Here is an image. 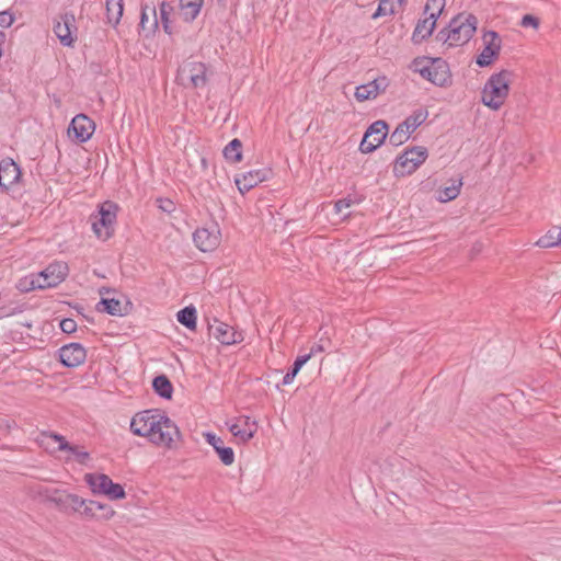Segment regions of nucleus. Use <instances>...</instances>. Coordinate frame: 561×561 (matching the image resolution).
I'll list each match as a JSON object with an SVG mask.
<instances>
[{
    "instance_id": "f257e3e1",
    "label": "nucleus",
    "mask_w": 561,
    "mask_h": 561,
    "mask_svg": "<svg viewBox=\"0 0 561 561\" xmlns=\"http://www.w3.org/2000/svg\"><path fill=\"white\" fill-rule=\"evenodd\" d=\"M134 435L147 437L150 443L169 449L182 439L178 425L160 409H149L136 413L130 421Z\"/></svg>"
},
{
    "instance_id": "f03ea898",
    "label": "nucleus",
    "mask_w": 561,
    "mask_h": 561,
    "mask_svg": "<svg viewBox=\"0 0 561 561\" xmlns=\"http://www.w3.org/2000/svg\"><path fill=\"white\" fill-rule=\"evenodd\" d=\"M477 28V18L472 14H458L440 30L437 39L448 46H460L470 41Z\"/></svg>"
},
{
    "instance_id": "7ed1b4c3",
    "label": "nucleus",
    "mask_w": 561,
    "mask_h": 561,
    "mask_svg": "<svg viewBox=\"0 0 561 561\" xmlns=\"http://www.w3.org/2000/svg\"><path fill=\"white\" fill-rule=\"evenodd\" d=\"M506 72H493L481 91V102L493 111L502 107L510 93V79Z\"/></svg>"
},
{
    "instance_id": "20e7f679",
    "label": "nucleus",
    "mask_w": 561,
    "mask_h": 561,
    "mask_svg": "<svg viewBox=\"0 0 561 561\" xmlns=\"http://www.w3.org/2000/svg\"><path fill=\"white\" fill-rule=\"evenodd\" d=\"M117 210V204L106 201L99 206L96 215H91L92 230L99 239L106 241L114 234Z\"/></svg>"
},
{
    "instance_id": "39448f33",
    "label": "nucleus",
    "mask_w": 561,
    "mask_h": 561,
    "mask_svg": "<svg viewBox=\"0 0 561 561\" xmlns=\"http://www.w3.org/2000/svg\"><path fill=\"white\" fill-rule=\"evenodd\" d=\"M428 157V151L423 146H414L405 149L397 157L393 165V174L397 178L412 174Z\"/></svg>"
},
{
    "instance_id": "423d86ee",
    "label": "nucleus",
    "mask_w": 561,
    "mask_h": 561,
    "mask_svg": "<svg viewBox=\"0 0 561 561\" xmlns=\"http://www.w3.org/2000/svg\"><path fill=\"white\" fill-rule=\"evenodd\" d=\"M388 134V124L385 121L374 122L365 131L359 145L363 153H370L381 146Z\"/></svg>"
},
{
    "instance_id": "0eeeda50",
    "label": "nucleus",
    "mask_w": 561,
    "mask_h": 561,
    "mask_svg": "<svg viewBox=\"0 0 561 561\" xmlns=\"http://www.w3.org/2000/svg\"><path fill=\"white\" fill-rule=\"evenodd\" d=\"M68 273L69 267L67 263L55 261L37 273V282H41L43 289L56 287L65 280Z\"/></svg>"
},
{
    "instance_id": "6e6552de",
    "label": "nucleus",
    "mask_w": 561,
    "mask_h": 561,
    "mask_svg": "<svg viewBox=\"0 0 561 561\" xmlns=\"http://www.w3.org/2000/svg\"><path fill=\"white\" fill-rule=\"evenodd\" d=\"M95 129L94 122L84 114L76 115L68 128L69 137L79 144L87 142Z\"/></svg>"
},
{
    "instance_id": "1a4fd4ad",
    "label": "nucleus",
    "mask_w": 561,
    "mask_h": 561,
    "mask_svg": "<svg viewBox=\"0 0 561 561\" xmlns=\"http://www.w3.org/2000/svg\"><path fill=\"white\" fill-rule=\"evenodd\" d=\"M389 84L390 80L386 76H379L367 83L356 87L354 96L358 102L375 100L387 90Z\"/></svg>"
},
{
    "instance_id": "9d476101",
    "label": "nucleus",
    "mask_w": 561,
    "mask_h": 561,
    "mask_svg": "<svg viewBox=\"0 0 561 561\" xmlns=\"http://www.w3.org/2000/svg\"><path fill=\"white\" fill-rule=\"evenodd\" d=\"M59 360L67 368L82 365L87 358V351L80 343H70L58 350Z\"/></svg>"
},
{
    "instance_id": "9b49d317",
    "label": "nucleus",
    "mask_w": 561,
    "mask_h": 561,
    "mask_svg": "<svg viewBox=\"0 0 561 561\" xmlns=\"http://www.w3.org/2000/svg\"><path fill=\"white\" fill-rule=\"evenodd\" d=\"M483 42L485 46L477 57V64L479 67L490 66L501 49V37L494 31L485 32L483 35Z\"/></svg>"
},
{
    "instance_id": "f8f14e48",
    "label": "nucleus",
    "mask_w": 561,
    "mask_h": 561,
    "mask_svg": "<svg viewBox=\"0 0 561 561\" xmlns=\"http://www.w3.org/2000/svg\"><path fill=\"white\" fill-rule=\"evenodd\" d=\"M209 333L221 344L232 345L243 341V333L225 322L215 320V324L208 325Z\"/></svg>"
},
{
    "instance_id": "ddd939ff",
    "label": "nucleus",
    "mask_w": 561,
    "mask_h": 561,
    "mask_svg": "<svg viewBox=\"0 0 561 561\" xmlns=\"http://www.w3.org/2000/svg\"><path fill=\"white\" fill-rule=\"evenodd\" d=\"M73 31H77L75 15L70 12L60 14L54 25V32L64 46H70L73 43Z\"/></svg>"
},
{
    "instance_id": "4468645a",
    "label": "nucleus",
    "mask_w": 561,
    "mask_h": 561,
    "mask_svg": "<svg viewBox=\"0 0 561 561\" xmlns=\"http://www.w3.org/2000/svg\"><path fill=\"white\" fill-rule=\"evenodd\" d=\"M195 245L203 252L215 250L220 243V230L218 228H198L193 233Z\"/></svg>"
},
{
    "instance_id": "2eb2a0df",
    "label": "nucleus",
    "mask_w": 561,
    "mask_h": 561,
    "mask_svg": "<svg viewBox=\"0 0 561 561\" xmlns=\"http://www.w3.org/2000/svg\"><path fill=\"white\" fill-rule=\"evenodd\" d=\"M21 169L12 159L7 158L0 161V187L9 190L20 181Z\"/></svg>"
},
{
    "instance_id": "dca6fc26",
    "label": "nucleus",
    "mask_w": 561,
    "mask_h": 561,
    "mask_svg": "<svg viewBox=\"0 0 561 561\" xmlns=\"http://www.w3.org/2000/svg\"><path fill=\"white\" fill-rule=\"evenodd\" d=\"M270 170L260 169V170H251L249 172L243 173L240 178L237 176L234 179V183L241 194H245L251 191L257 184L262 183L268 178Z\"/></svg>"
},
{
    "instance_id": "f3484780",
    "label": "nucleus",
    "mask_w": 561,
    "mask_h": 561,
    "mask_svg": "<svg viewBox=\"0 0 561 561\" xmlns=\"http://www.w3.org/2000/svg\"><path fill=\"white\" fill-rule=\"evenodd\" d=\"M257 424L250 416H240L236 423L229 425L231 434L241 443L249 442L256 433Z\"/></svg>"
},
{
    "instance_id": "a211bd4d",
    "label": "nucleus",
    "mask_w": 561,
    "mask_h": 561,
    "mask_svg": "<svg viewBox=\"0 0 561 561\" xmlns=\"http://www.w3.org/2000/svg\"><path fill=\"white\" fill-rule=\"evenodd\" d=\"M204 437L206 442L215 449L216 454L225 466H230L234 462L233 449L231 447L225 446L221 437L210 432L205 433Z\"/></svg>"
},
{
    "instance_id": "6ab92c4d",
    "label": "nucleus",
    "mask_w": 561,
    "mask_h": 561,
    "mask_svg": "<svg viewBox=\"0 0 561 561\" xmlns=\"http://www.w3.org/2000/svg\"><path fill=\"white\" fill-rule=\"evenodd\" d=\"M444 68H448L444 59L431 58L427 56L414 58L409 66L410 70H443Z\"/></svg>"
},
{
    "instance_id": "aec40b11",
    "label": "nucleus",
    "mask_w": 561,
    "mask_h": 561,
    "mask_svg": "<svg viewBox=\"0 0 561 561\" xmlns=\"http://www.w3.org/2000/svg\"><path fill=\"white\" fill-rule=\"evenodd\" d=\"M46 500L53 504H55V506L62 513H66V514H69L70 513V508H69V503H70V495L71 493H68L66 491H61V490H57V489H54V490H45V493H44Z\"/></svg>"
},
{
    "instance_id": "412c9836",
    "label": "nucleus",
    "mask_w": 561,
    "mask_h": 561,
    "mask_svg": "<svg viewBox=\"0 0 561 561\" xmlns=\"http://www.w3.org/2000/svg\"><path fill=\"white\" fill-rule=\"evenodd\" d=\"M114 513L115 512L110 505L90 500L88 501L87 507L82 511V516L111 518Z\"/></svg>"
},
{
    "instance_id": "4be33fe9",
    "label": "nucleus",
    "mask_w": 561,
    "mask_h": 561,
    "mask_svg": "<svg viewBox=\"0 0 561 561\" xmlns=\"http://www.w3.org/2000/svg\"><path fill=\"white\" fill-rule=\"evenodd\" d=\"M428 117V111L425 108H417L412 112L403 122L400 123L401 127L410 135L415 131Z\"/></svg>"
},
{
    "instance_id": "5701e85b",
    "label": "nucleus",
    "mask_w": 561,
    "mask_h": 561,
    "mask_svg": "<svg viewBox=\"0 0 561 561\" xmlns=\"http://www.w3.org/2000/svg\"><path fill=\"white\" fill-rule=\"evenodd\" d=\"M96 311L111 316L123 317L127 313L122 302L115 298H102L95 307Z\"/></svg>"
},
{
    "instance_id": "b1692460",
    "label": "nucleus",
    "mask_w": 561,
    "mask_h": 561,
    "mask_svg": "<svg viewBox=\"0 0 561 561\" xmlns=\"http://www.w3.org/2000/svg\"><path fill=\"white\" fill-rule=\"evenodd\" d=\"M108 480H111V478L104 473H87L84 476V481L90 486L91 491L95 494L98 493L105 495Z\"/></svg>"
},
{
    "instance_id": "393cba45",
    "label": "nucleus",
    "mask_w": 561,
    "mask_h": 561,
    "mask_svg": "<svg viewBox=\"0 0 561 561\" xmlns=\"http://www.w3.org/2000/svg\"><path fill=\"white\" fill-rule=\"evenodd\" d=\"M180 11L185 22L194 21L201 12L204 0H179Z\"/></svg>"
},
{
    "instance_id": "a878e982",
    "label": "nucleus",
    "mask_w": 561,
    "mask_h": 561,
    "mask_svg": "<svg viewBox=\"0 0 561 561\" xmlns=\"http://www.w3.org/2000/svg\"><path fill=\"white\" fill-rule=\"evenodd\" d=\"M173 12H174V8L170 2H168V1L160 2L159 12L157 11L158 22L161 23L163 31L169 35L173 34L172 21H171V15L173 14Z\"/></svg>"
},
{
    "instance_id": "bb28decb",
    "label": "nucleus",
    "mask_w": 561,
    "mask_h": 561,
    "mask_svg": "<svg viewBox=\"0 0 561 561\" xmlns=\"http://www.w3.org/2000/svg\"><path fill=\"white\" fill-rule=\"evenodd\" d=\"M152 389L162 399L170 400L172 398L173 385L165 375H159L153 378Z\"/></svg>"
},
{
    "instance_id": "cd10ccee",
    "label": "nucleus",
    "mask_w": 561,
    "mask_h": 561,
    "mask_svg": "<svg viewBox=\"0 0 561 561\" xmlns=\"http://www.w3.org/2000/svg\"><path fill=\"white\" fill-rule=\"evenodd\" d=\"M142 30H156L159 26L158 22V13L154 5L150 7L148 4L142 5L141 8V16L140 23Z\"/></svg>"
},
{
    "instance_id": "c85d7f7f",
    "label": "nucleus",
    "mask_w": 561,
    "mask_h": 561,
    "mask_svg": "<svg viewBox=\"0 0 561 561\" xmlns=\"http://www.w3.org/2000/svg\"><path fill=\"white\" fill-rule=\"evenodd\" d=\"M451 184L437 192V199L442 203L454 201L460 193L462 179H451Z\"/></svg>"
},
{
    "instance_id": "c756f323",
    "label": "nucleus",
    "mask_w": 561,
    "mask_h": 561,
    "mask_svg": "<svg viewBox=\"0 0 561 561\" xmlns=\"http://www.w3.org/2000/svg\"><path fill=\"white\" fill-rule=\"evenodd\" d=\"M420 76L436 87L447 88L453 84L451 72H419Z\"/></svg>"
},
{
    "instance_id": "7c9ffc66",
    "label": "nucleus",
    "mask_w": 561,
    "mask_h": 561,
    "mask_svg": "<svg viewBox=\"0 0 561 561\" xmlns=\"http://www.w3.org/2000/svg\"><path fill=\"white\" fill-rule=\"evenodd\" d=\"M224 157L226 160L237 163L242 160V142L238 138H233L224 148Z\"/></svg>"
},
{
    "instance_id": "2f4dec72",
    "label": "nucleus",
    "mask_w": 561,
    "mask_h": 561,
    "mask_svg": "<svg viewBox=\"0 0 561 561\" xmlns=\"http://www.w3.org/2000/svg\"><path fill=\"white\" fill-rule=\"evenodd\" d=\"M403 2L404 0H380L377 10L373 14V19L394 14L401 9Z\"/></svg>"
},
{
    "instance_id": "473e14b6",
    "label": "nucleus",
    "mask_w": 561,
    "mask_h": 561,
    "mask_svg": "<svg viewBox=\"0 0 561 561\" xmlns=\"http://www.w3.org/2000/svg\"><path fill=\"white\" fill-rule=\"evenodd\" d=\"M178 321L185 328L194 330L196 328L197 312L194 306H187L176 313Z\"/></svg>"
},
{
    "instance_id": "72a5a7b5",
    "label": "nucleus",
    "mask_w": 561,
    "mask_h": 561,
    "mask_svg": "<svg viewBox=\"0 0 561 561\" xmlns=\"http://www.w3.org/2000/svg\"><path fill=\"white\" fill-rule=\"evenodd\" d=\"M107 20L110 23L117 24L123 15V0H105Z\"/></svg>"
},
{
    "instance_id": "f704fd0d",
    "label": "nucleus",
    "mask_w": 561,
    "mask_h": 561,
    "mask_svg": "<svg viewBox=\"0 0 561 561\" xmlns=\"http://www.w3.org/2000/svg\"><path fill=\"white\" fill-rule=\"evenodd\" d=\"M310 359V354L299 355L296 357L291 368L283 377L282 383L284 386L290 385L301 367Z\"/></svg>"
},
{
    "instance_id": "c9c22d12",
    "label": "nucleus",
    "mask_w": 561,
    "mask_h": 561,
    "mask_svg": "<svg viewBox=\"0 0 561 561\" xmlns=\"http://www.w3.org/2000/svg\"><path fill=\"white\" fill-rule=\"evenodd\" d=\"M560 233L561 232L559 231V227L554 226L551 229H549L545 236H542L538 239V241L536 242V245H538L539 248H545V249L558 247L557 242H558V238H559Z\"/></svg>"
},
{
    "instance_id": "e433bc0d",
    "label": "nucleus",
    "mask_w": 561,
    "mask_h": 561,
    "mask_svg": "<svg viewBox=\"0 0 561 561\" xmlns=\"http://www.w3.org/2000/svg\"><path fill=\"white\" fill-rule=\"evenodd\" d=\"M18 289L23 293H28L35 289H43L41 282H37V273L31 274L20 279Z\"/></svg>"
},
{
    "instance_id": "4c0bfd02",
    "label": "nucleus",
    "mask_w": 561,
    "mask_h": 561,
    "mask_svg": "<svg viewBox=\"0 0 561 561\" xmlns=\"http://www.w3.org/2000/svg\"><path fill=\"white\" fill-rule=\"evenodd\" d=\"M445 1L446 0H426L424 13L437 20L445 8Z\"/></svg>"
},
{
    "instance_id": "58836bf2",
    "label": "nucleus",
    "mask_w": 561,
    "mask_h": 561,
    "mask_svg": "<svg viewBox=\"0 0 561 561\" xmlns=\"http://www.w3.org/2000/svg\"><path fill=\"white\" fill-rule=\"evenodd\" d=\"M436 25V20L433 18L427 16L425 20L420 22L414 31V36L416 34H420L422 38H425L426 36H430L432 32L434 31Z\"/></svg>"
},
{
    "instance_id": "ea45409f",
    "label": "nucleus",
    "mask_w": 561,
    "mask_h": 561,
    "mask_svg": "<svg viewBox=\"0 0 561 561\" xmlns=\"http://www.w3.org/2000/svg\"><path fill=\"white\" fill-rule=\"evenodd\" d=\"M105 495L110 500H123L126 497V492L124 486L119 483L113 482V480H108V485Z\"/></svg>"
},
{
    "instance_id": "a19ab883",
    "label": "nucleus",
    "mask_w": 561,
    "mask_h": 561,
    "mask_svg": "<svg viewBox=\"0 0 561 561\" xmlns=\"http://www.w3.org/2000/svg\"><path fill=\"white\" fill-rule=\"evenodd\" d=\"M409 138H410V134L408 131H405V129L403 127H401V125L399 124L397 126V128L391 133V135L389 137V142L392 146L398 147V146L404 144Z\"/></svg>"
},
{
    "instance_id": "79ce46f5",
    "label": "nucleus",
    "mask_w": 561,
    "mask_h": 561,
    "mask_svg": "<svg viewBox=\"0 0 561 561\" xmlns=\"http://www.w3.org/2000/svg\"><path fill=\"white\" fill-rule=\"evenodd\" d=\"M69 500L70 513H79L82 515V511L87 507L88 501L81 499L77 494H71Z\"/></svg>"
},
{
    "instance_id": "37998d69",
    "label": "nucleus",
    "mask_w": 561,
    "mask_h": 561,
    "mask_svg": "<svg viewBox=\"0 0 561 561\" xmlns=\"http://www.w3.org/2000/svg\"><path fill=\"white\" fill-rule=\"evenodd\" d=\"M42 435L58 443V450L65 451L66 449H70V444L62 435L54 432H43Z\"/></svg>"
},
{
    "instance_id": "c03bdc74",
    "label": "nucleus",
    "mask_w": 561,
    "mask_h": 561,
    "mask_svg": "<svg viewBox=\"0 0 561 561\" xmlns=\"http://www.w3.org/2000/svg\"><path fill=\"white\" fill-rule=\"evenodd\" d=\"M359 201L355 197H352L351 195L340 198L334 204V209L336 214H342V211L346 208H350L354 204H358Z\"/></svg>"
},
{
    "instance_id": "a18cd8bd",
    "label": "nucleus",
    "mask_w": 561,
    "mask_h": 561,
    "mask_svg": "<svg viewBox=\"0 0 561 561\" xmlns=\"http://www.w3.org/2000/svg\"><path fill=\"white\" fill-rule=\"evenodd\" d=\"M65 451H69L76 458V460L81 465L87 463V461L90 459V455L88 451L80 450L78 448V446H75L71 444H70V449H66Z\"/></svg>"
},
{
    "instance_id": "49530a36",
    "label": "nucleus",
    "mask_w": 561,
    "mask_h": 561,
    "mask_svg": "<svg viewBox=\"0 0 561 561\" xmlns=\"http://www.w3.org/2000/svg\"><path fill=\"white\" fill-rule=\"evenodd\" d=\"M188 81L190 85L193 88L204 87L207 83L206 72L190 75Z\"/></svg>"
},
{
    "instance_id": "de8ad7c7",
    "label": "nucleus",
    "mask_w": 561,
    "mask_h": 561,
    "mask_svg": "<svg viewBox=\"0 0 561 561\" xmlns=\"http://www.w3.org/2000/svg\"><path fill=\"white\" fill-rule=\"evenodd\" d=\"M60 330L64 332V333H67V334H70V333H73L76 332L77 330V323L73 319L71 318H65L60 321Z\"/></svg>"
},
{
    "instance_id": "09e8293b",
    "label": "nucleus",
    "mask_w": 561,
    "mask_h": 561,
    "mask_svg": "<svg viewBox=\"0 0 561 561\" xmlns=\"http://www.w3.org/2000/svg\"><path fill=\"white\" fill-rule=\"evenodd\" d=\"M14 22V15L11 11L5 10L0 12V26L10 27Z\"/></svg>"
},
{
    "instance_id": "8fccbe9b",
    "label": "nucleus",
    "mask_w": 561,
    "mask_h": 561,
    "mask_svg": "<svg viewBox=\"0 0 561 561\" xmlns=\"http://www.w3.org/2000/svg\"><path fill=\"white\" fill-rule=\"evenodd\" d=\"M520 25L523 27H535L537 28L539 26V20L538 18L531 15V14H526L522 18V21H520Z\"/></svg>"
},
{
    "instance_id": "3c124183",
    "label": "nucleus",
    "mask_w": 561,
    "mask_h": 561,
    "mask_svg": "<svg viewBox=\"0 0 561 561\" xmlns=\"http://www.w3.org/2000/svg\"><path fill=\"white\" fill-rule=\"evenodd\" d=\"M188 78L190 75L187 72H176L174 81L180 85L187 87L190 85Z\"/></svg>"
},
{
    "instance_id": "603ef678",
    "label": "nucleus",
    "mask_w": 561,
    "mask_h": 561,
    "mask_svg": "<svg viewBox=\"0 0 561 561\" xmlns=\"http://www.w3.org/2000/svg\"><path fill=\"white\" fill-rule=\"evenodd\" d=\"M159 202L161 203L159 207L165 211V213H172L174 210V204L170 199H162L160 198Z\"/></svg>"
},
{
    "instance_id": "864d4df0",
    "label": "nucleus",
    "mask_w": 561,
    "mask_h": 561,
    "mask_svg": "<svg viewBox=\"0 0 561 561\" xmlns=\"http://www.w3.org/2000/svg\"><path fill=\"white\" fill-rule=\"evenodd\" d=\"M323 351H324L323 346L319 343H316L311 346L310 352L308 354H310V358H311L313 355H316L318 353H322Z\"/></svg>"
},
{
    "instance_id": "5fc2aeb1",
    "label": "nucleus",
    "mask_w": 561,
    "mask_h": 561,
    "mask_svg": "<svg viewBox=\"0 0 561 561\" xmlns=\"http://www.w3.org/2000/svg\"><path fill=\"white\" fill-rule=\"evenodd\" d=\"M559 231H560V236H559V238H558V242H557V244H558V247H560V248H561V227H559Z\"/></svg>"
}]
</instances>
